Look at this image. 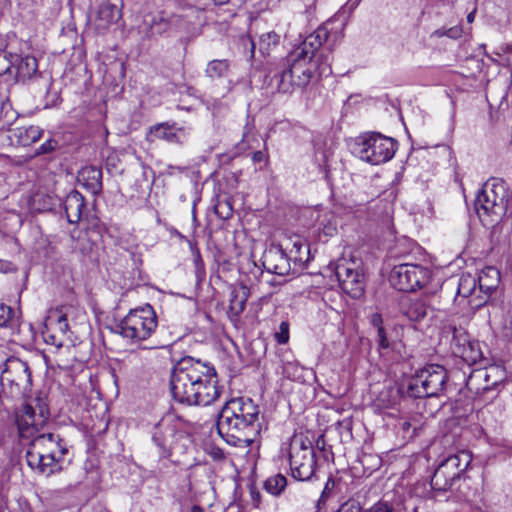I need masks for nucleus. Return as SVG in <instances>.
I'll return each instance as SVG.
<instances>
[{"instance_id":"f257e3e1","label":"nucleus","mask_w":512,"mask_h":512,"mask_svg":"<svg viewBox=\"0 0 512 512\" xmlns=\"http://www.w3.org/2000/svg\"><path fill=\"white\" fill-rule=\"evenodd\" d=\"M170 387L173 398L187 405H210L221 393L215 368L191 357L174 367Z\"/></svg>"},{"instance_id":"f03ea898","label":"nucleus","mask_w":512,"mask_h":512,"mask_svg":"<svg viewBox=\"0 0 512 512\" xmlns=\"http://www.w3.org/2000/svg\"><path fill=\"white\" fill-rule=\"evenodd\" d=\"M216 427L229 445L249 447L262 430L259 406L250 398H233L222 407Z\"/></svg>"},{"instance_id":"7ed1b4c3","label":"nucleus","mask_w":512,"mask_h":512,"mask_svg":"<svg viewBox=\"0 0 512 512\" xmlns=\"http://www.w3.org/2000/svg\"><path fill=\"white\" fill-rule=\"evenodd\" d=\"M68 448L56 433H41L31 440L26 452L28 466L43 475H51L62 469Z\"/></svg>"},{"instance_id":"20e7f679","label":"nucleus","mask_w":512,"mask_h":512,"mask_svg":"<svg viewBox=\"0 0 512 512\" xmlns=\"http://www.w3.org/2000/svg\"><path fill=\"white\" fill-rule=\"evenodd\" d=\"M512 200L509 184L501 178H491L485 182L475 199V210L484 225L498 223L506 214Z\"/></svg>"},{"instance_id":"39448f33","label":"nucleus","mask_w":512,"mask_h":512,"mask_svg":"<svg viewBox=\"0 0 512 512\" xmlns=\"http://www.w3.org/2000/svg\"><path fill=\"white\" fill-rule=\"evenodd\" d=\"M303 52L291 51L281 60L272 76V83L278 92L291 93L295 88L307 86L316 70V62Z\"/></svg>"},{"instance_id":"423d86ee","label":"nucleus","mask_w":512,"mask_h":512,"mask_svg":"<svg viewBox=\"0 0 512 512\" xmlns=\"http://www.w3.org/2000/svg\"><path fill=\"white\" fill-rule=\"evenodd\" d=\"M280 456L287 459L291 476L299 481H308L317 469L316 452L311 441L303 434H294L289 442L283 443Z\"/></svg>"},{"instance_id":"0eeeda50","label":"nucleus","mask_w":512,"mask_h":512,"mask_svg":"<svg viewBox=\"0 0 512 512\" xmlns=\"http://www.w3.org/2000/svg\"><path fill=\"white\" fill-rule=\"evenodd\" d=\"M0 385L5 395L20 398L31 390V371L26 362L0 349Z\"/></svg>"},{"instance_id":"6e6552de","label":"nucleus","mask_w":512,"mask_h":512,"mask_svg":"<svg viewBox=\"0 0 512 512\" xmlns=\"http://www.w3.org/2000/svg\"><path fill=\"white\" fill-rule=\"evenodd\" d=\"M474 363H463L460 360H454L453 368L450 369V382H453L454 389L458 391V397L450 407V427L462 426L468 421V417L473 412V404L464 388L469 390L474 388L473 381L470 380V373L473 372L471 366Z\"/></svg>"},{"instance_id":"1a4fd4ad","label":"nucleus","mask_w":512,"mask_h":512,"mask_svg":"<svg viewBox=\"0 0 512 512\" xmlns=\"http://www.w3.org/2000/svg\"><path fill=\"white\" fill-rule=\"evenodd\" d=\"M158 325L156 314L151 305L131 309L115 326L114 331L131 344L148 339Z\"/></svg>"},{"instance_id":"9d476101","label":"nucleus","mask_w":512,"mask_h":512,"mask_svg":"<svg viewBox=\"0 0 512 512\" xmlns=\"http://www.w3.org/2000/svg\"><path fill=\"white\" fill-rule=\"evenodd\" d=\"M397 150V142L379 133L359 136L354 145V153L371 165H380L390 161Z\"/></svg>"},{"instance_id":"9b49d317","label":"nucleus","mask_w":512,"mask_h":512,"mask_svg":"<svg viewBox=\"0 0 512 512\" xmlns=\"http://www.w3.org/2000/svg\"><path fill=\"white\" fill-rule=\"evenodd\" d=\"M430 278L431 271L427 267L414 263L395 265L389 275L391 285L404 292L422 289Z\"/></svg>"},{"instance_id":"f8f14e48","label":"nucleus","mask_w":512,"mask_h":512,"mask_svg":"<svg viewBox=\"0 0 512 512\" xmlns=\"http://www.w3.org/2000/svg\"><path fill=\"white\" fill-rule=\"evenodd\" d=\"M447 372L439 365H429L421 369L409 384L416 398L438 396L444 390Z\"/></svg>"},{"instance_id":"ddd939ff","label":"nucleus","mask_w":512,"mask_h":512,"mask_svg":"<svg viewBox=\"0 0 512 512\" xmlns=\"http://www.w3.org/2000/svg\"><path fill=\"white\" fill-rule=\"evenodd\" d=\"M341 289L352 298H360L366 286L362 262L356 259H342L335 268Z\"/></svg>"},{"instance_id":"4468645a","label":"nucleus","mask_w":512,"mask_h":512,"mask_svg":"<svg viewBox=\"0 0 512 512\" xmlns=\"http://www.w3.org/2000/svg\"><path fill=\"white\" fill-rule=\"evenodd\" d=\"M49 414L44 408L35 407L30 404H23L16 412L15 421L20 437L34 439L43 433L42 430L48 421Z\"/></svg>"},{"instance_id":"2eb2a0df","label":"nucleus","mask_w":512,"mask_h":512,"mask_svg":"<svg viewBox=\"0 0 512 512\" xmlns=\"http://www.w3.org/2000/svg\"><path fill=\"white\" fill-rule=\"evenodd\" d=\"M454 360H460L463 363H476L481 358V352L478 344L471 342L466 331L462 328L453 329V339L450 343Z\"/></svg>"},{"instance_id":"dca6fc26","label":"nucleus","mask_w":512,"mask_h":512,"mask_svg":"<svg viewBox=\"0 0 512 512\" xmlns=\"http://www.w3.org/2000/svg\"><path fill=\"white\" fill-rule=\"evenodd\" d=\"M180 434L177 432L176 427L167 421H160L152 431V442L158 449L161 458H168L174 447L175 441Z\"/></svg>"},{"instance_id":"f3484780","label":"nucleus","mask_w":512,"mask_h":512,"mask_svg":"<svg viewBox=\"0 0 512 512\" xmlns=\"http://www.w3.org/2000/svg\"><path fill=\"white\" fill-rule=\"evenodd\" d=\"M262 264L268 272L280 276L288 275L292 270L286 250L279 245H271L265 250Z\"/></svg>"},{"instance_id":"a211bd4d","label":"nucleus","mask_w":512,"mask_h":512,"mask_svg":"<svg viewBox=\"0 0 512 512\" xmlns=\"http://www.w3.org/2000/svg\"><path fill=\"white\" fill-rule=\"evenodd\" d=\"M11 125L10 120H1L0 119V129H8L9 130V139L13 145L18 146H30L41 139L43 135V130L39 126H22L16 127L14 129H9Z\"/></svg>"},{"instance_id":"6ab92c4d","label":"nucleus","mask_w":512,"mask_h":512,"mask_svg":"<svg viewBox=\"0 0 512 512\" xmlns=\"http://www.w3.org/2000/svg\"><path fill=\"white\" fill-rule=\"evenodd\" d=\"M329 25H331V22H326L319 26L316 30L306 36L302 43L295 47L292 51L303 52L302 56L314 60L316 51H318L323 43L328 40L330 34Z\"/></svg>"},{"instance_id":"aec40b11","label":"nucleus","mask_w":512,"mask_h":512,"mask_svg":"<svg viewBox=\"0 0 512 512\" xmlns=\"http://www.w3.org/2000/svg\"><path fill=\"white\" fill-rule=\"evenodd\" d=\"M329 25H331V22H326L319 26L316 30L306 36L302 43L295 47L292 51L303 52L302 56L314 60L316 51H318L323 43L328 40L330 34Z\"/></svg>"},{"instance_id":"412c9836","label":"nucleus","mask_w":512,"mask_h":512,"mask_svg":"<svg viewBox=\"0 0 512 512\" xmlns=\"http://www.w3.org/2000/svg\"><path fill=\"white\" fill-rule=\"evenodd\" d=\"M470 373L475 390H490L504 378V371L500 366L492 365L488 368H479Z\"/></svg>"},{"instance_id":"4be33fe9","label":"nucleus","mask_w":512,"mask_h":512,"mask_svg":"<svg viewBox=\"0 0 512 512\" xmlns=\"http://www.w3.org/2000/svg\"><path fill=\"white\" fill-rule=\"evenodd\" d=\"M191 129L188 127H178L175 124L161 123L156 125L152 133L158 139L169 143L184 144L190 136Z\"/></svg>"},{"instance_id":"5701e85b","label":"nucleus","mask_w":512,"mask_h":512,"mask_svg":"<svg viewBox=\"0 0 512 512\" xmlns=\"http://www.w3.org/2000/svg\"><path fill=\"white\" fill-rule=\"evenodd\" d=\"M241 41L244 45L249 44L251 57L255 54L256 46L262 56H268L279 45L280 36L274 31H269L261 34L257 42L250 35L242 37Z\"/></svg>"},{"instance_id":"b1692460","label":"nucleus","mask_w":512,"mask_h":512,"mask_svg":"<svg viewBox=\"0 0 512 512\" xmlns=\"http://www.w3.org/2000/svg\"><path fill=\"white\" fill-rule=\"evenodd\" d=\"M37 73L38 63L35 57L15 54L13 75L17 82H26L36 76Z\"/></svg>"},{"instance_id":"393cba45","label":"nucleus","mask_w":512,"mask_h":512,"mask_svg":"<svg viewBox=\"0 0 512 512\" xmlns=\"http://www.w3.org/2000/svg\"><path fill=\"white\" fill-rule=\"evenodd\" d=\"M63 206L68 222L76 224L80 221L85 208V199L80 192L72 190L67 194Z\"/></svg>"},{"instance_id":"a878e982","label":"nucleus","mask_w":512,"mask_h":512,"mask_svg":"<svg viewBox=\"0 0 512 512\" xmlns=\"http://www.w3.org/2000/svg\"><path fill=\"white\" fill-rule=\"evenodd\" d=\"M121 1L104 0L97 11V26L105 29L120 17Z\"/></svg>"},{"instance_id":"bb28decb","label":"nucleus","mask_w":512,"mask_h":512,"mask_svg":"<svg viewBox=\"0 0 512 512\" xmlns=\"http://www.w3.org/2000/svg\"><path fill=\"white\" fill-rule=\"evenodd\" d=\"M501 280L500 272L492 266L485 267L477 277L480 292L490 295L498 286Z\"/></svg>"},{"instance_id":"cd10ccee","label":"nucleus","mask_w":512,"mask_h":512,"mask_svg":"<svg viewBox=\"0 0 512 512\" xmlns=\"http://www.w3.org/2000/svg\"><path fill=\"white\" fill-rule=\"evenodd\" d=\"M291 248L286 246L284 250H288V258H290V263L292 262L294 268L301 267L305 262L308 261L309 258V248L308 245L302 241L300 238H296L290 241Z\"/></svg>"},{"instance_id":"c85d7f7f","label":"nucleus","mask_w":512,"mask_h":512,"mask_svg":"<svg viewBox=\"0 0 512 512\" xmlns=\"http://www.w3.org/2000/svg\"><path fill=\"white\" fill-rule=\"evenodd\" d=\"M81 181H86V185L92 189L94 193L102 189V171L96 167H85L78 175Z\"/></svg>"},{"instance_id":"c756f323","label":"nucleus","mask_w":512,"mask_h":512,"mask_svg":"<svg viewBox=\"0 0 512 512\" xmlns=\"http://www.w3.org/2000/svg\"><path fill=\"white\" fill-rule=\"evenodd\" d=\"M403 314L411 321H419L425 317L427 308L421 300H407L401 304Z\"/></svg>"},{"instance_id":"7c9ffc66","label":"nucleus","mask_w":512,"mask_h":512,"mask_svg":"<svg viewBox=\"0 0 512 512\" xmlns=\"http://www.w3.org/2000/svg\"><path fill=\"white\" fill-rule=\"evenodd\" d=\"M19 324L20 319L16 312L10 306L0 303V328L14 332L18 329Z\"/></svg>"},{"instance_id":"2f4dec72","label":"nucleus","mask_w":512,"mask_h":512,"mask_svg":"<svg viewBox=\"0 0 512 512\" xmlns=\"http://www.w3.org/2000/svg\"><path fill=\"white\" fill-rule=\"evenodd\" d=\"M230 70L229 61L226 59H215L207 64L205 74L210 79L224 78L228 75Z\"/></svg>"},{"instance_id":"473e14b6","label":"nucleus","mask_w":512,"mask_h":512,"mask_svg":"<svg viewBox=\"0 0 512 512\" xmlns=\"http://www.w3.org/2000/svg\"><path fill=\"white\" fill-rule=\"evenodd\" d=\"M471 454L466 450L458 451L456 454H450V467L456 469V473L452 477V481L460 477V474L464 472L471 463Z\"/></svg>"},{"instance_id":"72a5a7b5","label":"nucleus","mask_w":512,"mask_h":512,"mask_svg":"<svg viewBox=\"0 0 512 512\" xmlns=\"http://www.w3.org/2000/svg\"><path fill=\"white\" fill-rule=\"evenodd\" d=\"M477 279L470 273H463L458 280L457 296H461L466 299L476 289Z\"/></svg>"},{"instance_id":"f704fd0d","label":"nucleus","mask_w":512,"mask_h":512,"mask_svg":"<svg viewBox=\"0 0 512 512\" xmlns=\"http://www.w3.org/2000/svg\"><path fill=\"white\" fill-rule=\"evenodd\" d=\"M287 485V479L282 474H276L269 477L264 482L265 490L272 495H280Z\"/></svg>"},{"instance_id":"c9c22d12","label":"nucleus","mask_w":512,"mask_h":512,"mask_svg":"<svg viewBox=\"0 0 512 512\" xmlns=\"http://www.w3.org/2000/svg\"><path fill=\"white\" fill-rule=\"evenodd\" d=\"M47 320L50 323V325L54 324L55 328L62 334H65L68 331L69 326L66 314L62 313L61 311H51Z\"/></svg>"},{"instance_id":"e433bc0d","label":"nucleus","mask_w":512,"mask_h":512,"mask_svg":"<svg viewBox=\"0 0 512 512\" xmlns=\"http://www.w3.org/2000/svg\"><path fill=\"white\" fill-rule=\"evenodd\" d=\"M247 300V291L246 288L243 287L241 291V295L239 293H234L232 298L230 299V310L238 315L245 309V304Z\"/></svg>"},{"instance_id":"4c0bfd02","label":"nucleus","mask_w":512,"mask_h":512,"mask_svg":"<svg viewBox=\"0 0 512 512\" xmlns=\"http://www.w3.org/2000/svg\"><path fill=\"white\" fill-rule=\"evenodd\" d=\"M170 28V21L162 15H157L152 18L150 23L151 35H161Z\"/></svg>"},{"instance_id":"58836bf2","label":"nucleus","mask_w":512,"mask_h":512,"mask_svg":"<svg viewBox=\"0 0 512 512\" xmlns=\"http://www.w3.org/2000/svg\"><path fill=\"white\" fill-rule=\"evenodd\" d=\"M32 205L37 211H47L53 206V198L50 195L36 193L32 198Z\"/></svg>"},{"instance_id":"ea45409f","label":"nucleus","mask_w":512,"mask_h":512,"mask_svg":"<svg viewBox=\"0 0 512 512\" xmlns=\"http://www.w3.org/2000/svg\"><path fill=\"white\" fill-rule=\"evenodd\" d=\"M15 54L0 51V75L13 74Z\"/></svg>"},{"instance_id":"a19ab883","label":"nucleus","mask_w":512,"mask_h":512,"mask_svg":"<svg viewBox=\"0 0 512 512\" xmlns=\"http://www.w3.org/2000/svg\"><path fill=\"white\" fill-rule=\"evenodd\" d=\"M336 486V482L333 478H328L324 489L321 493L320 498L317 502V510L320 511L326 504L327 500L333 495L334 489Z\"/></svg>"},{"instance_id":"79ce46f5","label":"nucleus","mask_w":512,"mask_h":512,"mask_svg":"<svg viewBox=\"0 0 512 512\" xmlns=\"http://www.w3.org/2000/svg\"><path fill=\"white\" fill-rule=\"evenodd\" d=\"M442 466L443 465H440L435 471L431 479V484L435 489L446 491L445 473L442 470Z\"/></svg>"},{"instance_id":"37998d69","label":"nucleus","mask_w":512,"mask_h":512,"mask_svg":"<svg viewBox=\"0 0 512 512\" xmlns=\"http://www.w3.org/2000/svg\"><path fill=\"white\" fill-rule=\"evenodd\" d=\"M276 341L279 344H286L289 340V324L287 322H281L279 331L275 334Z\"/></svg>"},{"instance_id":"c03bdc74","label":"nucleus","mask_w":512,"mask_h":512,"mask_svg":"<svg viewBox=\"0 0 512 512\" xmlns=\"http://www.w3.org/2000/svg\"><path fill=\"white\" fill-rule=\"evenodd\" d=\"M363 512H393V508L388 502L378 501Z\"/></svg>"},{"instance_id":"a18cd8bd","label":"nucleus","mask_w":512,"mask_h":512,"mask_svg":"<svg viewBox=\"0 0 512 512\" xmlns=\"http://www.w3.org/2000/svg\"><path fill=\"white\" fill-rule=\"evenodd\" d=\"M377 338L379 349L385 350L390 347V343L383 326H379V329L377 330Z\"/></svg>"},{"instance_id":"49530a36","label":"nucleus","mask_w":512,"mask_h":512,"mask_svg":"<svg viewBox=\"0 0 512 512\" xmlns=\"http://www.w3.org/2000/svg\"><path fill=\"white\" fill-rule=\"evenodd\" d=\"M56 147H57V142L53 139H49V140L45 141L44 143H42L38 147L36 154L40 155V154L50 153V152L54 151L56 149Z\"/></svg>"},{"instance_id":"de8ad7c7","label":"nucleus","mask_w":512,"mask_h":512,"mask_svg":"<svg viewBox=\"0 0 512 512\" xmlns=\"http://www.w3.org/2000/svg\"><path fill=\"white\" fill-rule=\"evenodd\" d=\"M12 271H15V266L9 261L0 259V272L8 273Z\"/></svg>"},{"instance_id":"09e8293b","label":"nucleus","mask_w":512,"mask_h":512,"mask_svg":"<svg viewBox=\"0 0 512 512\" xmlns=\"http://www.w3.org/2000/svg\"><path fill=\"white\" fill-rule=\"evenodd\" d=\"M464 32V28L461 26H454L450 28V38H459Z\"/></svg>"},{"instance_id":"8fccbe9b","label":"nucleus","mask_w":512,"mask_h":512,"mask_svg":"<svg viewBox=\"0 0 512 512\" xmlns=\"http://www.w3.org/2000/svg\"><path fill=\"white\" fill-rule=\"evenodd\" d=\"M336 232V224L328 223L323 227V233L327 236H332Z\"/></svg>"},{"instance_id":"3c124183","label":"nucleus","mask_w":512,"mask_h":512,"mask_svg":"<svg viewBox=\"0 0 512 512\" xmlns=\"http://www.w3.org/2000/svg\"><path fill=\"white\" fill-rule=\"evenodd\" d=\"M371 323L378 330L379 326H382V317H381V315L378 314V313L373 314L372 317H371Z\"/></svg>"},{"instance_id":"603ef678","label":"nucleus","mask_w":512,"mask_h":512,"mask_svg":"<svg viewBox=\"0 0 512 512\" xmlns=\"http://www.w3.org/2000/svg\"><path fill=\"white\" fill-rule=\"evenodd\" d=\"M265 153L263 151H256L252 155V159L254 162H262L265 159Z\"/></svg>"},{"instance_id":"864d4df0","label":"nucleus","mask_w":512,"mask_h":512,"mask_svg":"<svg viewBox=\"0 0 512 512\" xmlns=\"http://www.w3.org/2000/svg\"><path fill=\"white\" fill-rule=\"evenodd\" d=\"M411 427H412V424L409 421L405 420V421H402L400 423V428L403 431V433H405V434L409 433V430H410Z\"/></svg>"},{"instance_id":"5fc2aeb1","label":"nucleus","mask_w":512,"mask_h":512,"mask_svg":"<svg viewBox=\"0 0 512 512\" xmlns=\"http://www.w3.org/2000/svg\"><path fill=\"white\" fill-rule=\"evenodd\" d=\"M447 34V31L445 29H439V30H436L434 31L432 34H431V38H438V37H442V36H445Z\"/></svg>"},{"instance_id":"6e6d98bb","label":"nucleus","mask_w":512,"mask_h":512,"mask_svg":"<svg viewBox=\"0 0 512 512\" xmlns=\"http://www.w3.org/2000/svg\"><path fill=\"white\" fill-rule=\"evenodd\" d=\"M1 109L2 111H5L6 115L10 113V118H14L15 113L10 109L9 105L2 104Z\"/></svg>"},{"instance_id":"4d7b16f0","label":"nucleus","mask_w":512,"mask_h":512,"mask_svg":"<svg viewBox=\"0 0 512 512\" xmlns=\"http://www.w3.org/2000/svg\"><path fill=\"white\" fill-rule=\"evenodd\" d=\"M476 13V8H473L468 14H467V23L471 24L474 21Z\"/></svg>"},{"instance_id":"13d9d810","label":"nucleus","mask_w":512,"mask_h":512,"mask_svg":"<svg viewBox=\"0 0 512 512\" xmlns=\"http://www.w3.org/2000/svg\"><path fill=\"white\" fill-rule=\"evenodd\" d=\"M361 0H349L345 7H349L351 10L354 9L360 2Z\"/></svg>"},{"instance_id":"bf43d9fd","label":"nucleus","mask_w":512,"mask_h":512,"mask_svg":"<svg viewBox=\"0 0 512 512\" xmlns=\"http://www.w3.org/2000/svg\"><path fill=\"white\" fill-rule=\"evenodd\" d=\"M212 1H213V3H214L215 5H225V4H227L230 0H212Z\"/></svg>"},{"instance_id":"052dcab7","label":"nucleus","mask_w":512,"mask_h":512,"mask_svg":"<svg viewBox=\"0 0 512 512\" xmlns=\"http://www.w3.org/2000/svg\"><path fill=\"white\" fill-rule=\"evenodd\" d=\"M350 508L347 507V504L342 505L336 512H350Z\"/></svg>"},{"instance_id":"680f3d73","label":"nucleus","mask_w":512,"mask_h":512,"mask_svg":"<svg viewBox=\"0 0 512 512\" xmlns=\"http://www.w3.org/2000/svg\"><path fill=\"white\" fill-rule=\"evenodd\" d=\"M191 512H204L200 506H193Z\"/></svg>"},{"instance_id":"e2e57ef3","label":"nucleus","mask_w":512,"mask_h":512,"mask_svg":"<svg viewBox=\"0 0 512 512\" xmlns=\"http://www.w3.org/2000/svg\"><path fill=\"white\" fill-rule=\"evenodd\" d=\"M454 180H455V182H456V183H458V184H459V187L462 189V182H461V180L459 179V177H458V175H457V174L455 175V179H454Z\"/></svg>"},{"instance_id":"0e129e2a","label":"nucleus","mask_w":512,"mask_h":512,"mask_svg":"<svg viewBox=\"0 0 512 512\" xmlns=\"http://www.w3.org/2000/svg\"><path fill=\"white\" fill-rule=\"evenodd\" d=\"M231 215V209L228 208V211L226 213V215H221L222 218H229V216Z\"/></svg>"},{"instance_id":"69168bd1","label":"nucleus","mask_w":512,"mask_h":512,"mask_svg":"<svg viewBox=\"0 0 512 512\" xmlns=\"http://www.w3.org/2000/svg\"><path fill=\"white\" fill-rule=\"evenodd\" d=\"M415 430H416V428L414 427L413 431H415ZM413 436H414V432H412V433L409 435V437H413Z\"/></svg>"},{"instance_id":"338daca9","label":"nucleus","mask_w":512,"mask_h":512,"mask_svg":"<svg viewBox=\"0 0 512 512\" xmlns=\"http://www.w3.org/2000/svg\"><path fill=\"white\" fill-rule=\"evenodd\" d=\"M118 2H120L121 0H117Z\"/></svg>"}]
</instances>
